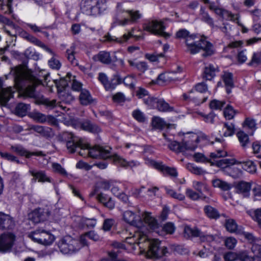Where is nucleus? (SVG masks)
I'll list each match as a JSON object with an SVG mask.
<instances>
[{"mask_svg": "<svg viewBox=\"0 0 261 261\" xmlns=\"http://www.w3.org/2000/svg\"><path fill=\"white\" fill-rule=\"evenodd\" d=\"M213 186L220 189L222 191H228L232 188V185L224 180L219 178L214 179L212 181Z\"/></svg>", "mask_w": 261, "mask_h": 261, "instance_id": "31", "label": "nucleus"}, {"mask_svg": "<svg viewBox=\"0 0 261 261\" xmlns=\"http://www.w3.org/2000/svg\"><path fill=\"white\" fill-rule=\"evenodd\" d=\"M237 136L241 146L244 148H245L249 143V139L248 135L243 131H240L237 133Z\"/></svg>", "mask_w": 261, "mask_h": 261, "instance_id": "42", "label": "nucleus"}, {"mask_svg": "<svg viewBox=\"0 0 261 261\" xmlns=\"http://www.w3.org/2000/svg\"><path fill=\"white\" fill-rule=\"evenodd\" d=\"M59 96L61 100L66 103H71L74 99V97L71 92L65 89L59 92Z\"/></svg>", "mask_w": 261, "mask_h": 261, "instance_id": "35", "label": "nucleus"}, {"mask_svg": "<svg viewBox=\"0 0 261 261\" xmlns=\"http://www.w3.org/2000/svg\"><path fill=\"white\" fill-rule=\"evenodd\" d=\"M165 191L171 197L178 199L179 200H183L185 198V196L184 195L181 193H177L175 191H174L173 189H170L168 187L165 188Z\"/></svg>", "mask_w": 261, "mask_h": 261, "instance_id": "56", "label": "nucleus"}, {"mask_svg": "<svg viewBox=\"0 0 261 261\" xmlns=\"http://www.w3.org/2000/svg\"><path fill=\"white\" fill-rule=\"evenodd\" d=\"M186 194L188 197L193 200H197L200 198L205 199V196H203L198 192H196L191 189H187Z\"/></svg>", "mask_w": 261, "mask_h": 261, "instance_id": "47", "label": "nucleus"}, {"mask_svg": "<svg viewBox=\"0 0 261 261\" xmlns=\"http://www.w3.org/2000/svg\"><path fill=\"white\" fill-rule=\"evenodd\" d=\"M58 247L60 251L65 254H72L78 251L81 248V245L78 240L66 236L59 241Z\"/></svg>", "mask_w": 261, "mask_h": 261, "instance_id": "7", "label": "nucleus"}, {"mask_svg": "<svg viewBox=\"0 0 261 261\" xmlns=\"http://www.w3.org/2000/svg\"><path fill=\"white\" fill-rule=\"evenodd\" d=\"M241 251L238 252H233L231 251L226 253L224 255L225 261H235L236 260H240V254Z\"/></svg>", "mask_w": 261, "mask_h": 261, "instance_id": "54", "label": "nucleus"}, {"mask_svg": "<svg viewBox=\"0 0 261 261\" xmlns=\"http://www.w3.org/2000/svg\"><path fill=\"white\" fill-rule=\"evenodd\" d=\"M15 92L14 87H9L2 88L0 90V104L2 106H6L9 100L13 97Z\"/></svg>", "mask_w": 261, "mask_h": 261, "instance_id": "20", "label": "nucleus"}, {"mask_svg": "<svg viewBox=\"0 0 261 261\" xmlns=\"http://www.w3.org/2000/svg\"><path fill=\"white\" fill-rule=\"evenodd\" d=\"M249 65L256 67L261 64V51L254 53Z\"/></svg>", "mask_w": 261, "mask_h": 261, "instance_id": "50", "label": "nucleus"}, {"mask_svg": "<svg viewBox=\"0 0 261 261\" xmlns=\"http://www.w3.org/2000/svg\"><path fill=\"white\" fill-rule=\"evenodd\" d=\"M240 164H241L242 168L249 173H253L255 172L256 170V165L254 164V162L251 161L249 160L240 163Z\"/></svg>", "mask_w": 261, "mask_h": 261, "instance_id": "40", "label": "nucleus"}, {"mask_svg": "<svg viewBox=\"0 0 261 261\" xmlns=\"http://www.w3.org/2000/svg\"><path fill=\"white\" fill-rule=\"evenodd\" d=\"M144 102L151 108L156 109L163 112H172L174 110L164 99L153 97H148L144 99Z\"/></svg>", "mask_w": 261, "mask_h": 261, "instance_id": "12", "label": "nucleus"}, {"mask_svg": "<svg viewBox=\"0 0 261 261\" xmlns=\"http://www.w3.org/2000/svg\"><path fill=\"white\" fill-rule=\"evenodd\" d=\"M10 74L14 76L15 84L17 89L21 91L25 96L37 99L38 103L43 104L47 107L53 108L56 107V100H50L43 96L37 97L35 93L36 87L42 83L33 71L30 70H24L23 67L19 65L12 68Z\"/></svg>", "mask_w": 261, "mask_h": 261, "instance_id": "1", "label": "nucleus"}, {"mask_svg": "<svg viewBox=\"0 0 261 261\" xmlns=\"http://www.w3.org/2000/svg\"><path fill=\"white\" fill-rule=\"evenodd\" d=\"M200 15L201 20L209 25L212 29H215L218 28V26L215 25L214 21L212 17L209 15L207 12L205 11L203 7H201L200 10Z\"/></svg>", "mask_w": 261, "mask_h": 261, "instance_id": "26", "label": "nucleus"}, {"mask_svg": "<svg viewBox=\"0 0 261 261\" xmlns=\"http://www.w3.org/2000/svg\"><path fill=\"white\" fill-rule=\"evenodd\" d=\"M95 61H99L104 64H109L111 62L110 53L105 51H100L97 55L93 57Z\"/></svg>", "mask_w": 261, "mask_h": 261, "instance_id": "34", "label": "nucleus"}, {"mask_svg": "<svg viewBox=\"0 0 261 261\" xmlns=\"http://www.w3.org/2000/svg\"><path fill=\"white\" fill-rule=\"evenodd\" d=\"M31 117L34 120L40 123H44L46 121V116L39 112L32 113Z\"/></svg>", "mask_w": 261, "mask_h": 261, "instance_id": "63", "label": "nucleus"}, {"mask_svg": "<svg viewBox=\"0 0 261 261\" xmlns=\"http://www.w3.org/2000/svg\"><path fill=\"white\" fill-rule=\"evenodd\" d=\"M184 234V237L188 239L191 237H198L202 242H211L215 240V237L213 235L206 234L200 231L197 228H192L188 226H185Z\"/></svg>", "mask_w": 261, "mask_h": 261, "instance_id": "13", "label": "nucleus"}, {"mask_svg": "<svg viewBox=\"0 0 261 261\" xmlns=\"http://www.w3.org/2000/svg\"><path fill=\"white\" fill-rule=\"evenodd\" d=\"M225 227L227 230L230 232H236L238 233L239 230H241L238 228V225L236 221L233 219H228L226 221Z\"/></svg>", "mask_w": 261, "mask_h": 261, "instance_id": "44", "label": "nucleus"}, {"mask_svg": "<svg viewBox=\"0 0 261 261\" xmlns=\"http://www.w3.org/2000/svg\"><path fill=\"white\" fill-rule=\"evenodd\" d=\"M30 237L34 241L38 243L49 245L55 241V238L49 231L43 229H37L29 234Z\"/></svg>", "mask_w": 261, "mask_h": 261, "instance_id": "11", "label": "nucleus"}, {"mask_svg": "<svg viewBox=\"0 0 261 261\" xmlns=\"http://www.w3.org/2000/svg\"><path fill=\"white\" fill-rule=\"evenodd\" d=\"M164 139L168 142L169 148L177 153L184 152L186 150H194L197 146V143L203 139L204 136L199 137L195 133L190 134L189 136H185L183 141L179 143L172 140L166 134H163Z\"/></svg>", "mask_w": 261, "mask_h": 261, "instance_id": "4", "label": "nucleus"}, {"mask_svg": "<svg viewBox=\"0 0 261 261\" xmlns=\"http://www.w3.org/2000/svg\"><path fill=\"white\" fill-rule=\"evenodd\" d=\"M29 172L34 177V178L32 180L34 181H36V179H38L39 182H50L49 177L46 176L44 171H36L34 170H30Z\"/></svg>", "mask_w": 261, "mask_h": 261, "instance_id": "30", "label": "nucleus"}, {"mask_svg": "<svg viewBox=\"0 0 261 261\" xmlns=\"http://www.w3.org/2000/svg\"><path fill=\"white\" fill-rule=\"evenodd\" d=\"M146 163L150 164V165L162 172L164 174H168L172 177H176L177 176V172L175 168L166 166L163 164L162 163H158L153 160H146Z\"/></svg>", "mask_w": 261, "mask_h": 261, "instance_id": "18", "label": "nucleus"}, {"mask_svg": "<svg viewBox=\"0 0 261 261\" xmlns=\"http://www.w3.org/2000/svg\"><path fill=\"white\" fill-rule=\"evenodd\" d=\"M115 80L117 81L118 84L123 83L125 85L130 88L135 87V79L132 76H128L123 78L120 77L119 75H115Z\"/></svg>", "mask_w": 261, "mask_h": 261, "instance_id": "33", "label": "nucleus"}, {"mask_svg": "<svg viewBox=\"0 0 261 261\" xmlns=\"http://www.w3.org/2000/svg\"><path fill=\"white\" fill-rule=\"evenodd\" d=\"M127 14L129 18H125L123 20L115 18V23L122 26L135 23L142 17V14L138 10H129Z\"/></svg>", "mask_w": 261, "mask_h": 261, "instance_id": "16", "label": "nucleus"}, {"mask_svg": "<svg viewBox=\"0 0 261 261\" xmlns=\"http://www.w3.org/2000/svg\"><path fill=\"white\" fill-rule=\"evenodd\" d=\"M98 80L103 85L107 91H112L114 88V85L112 80L109 81L106 74L99 73L98 75Z\"/></svg>", "mask_w": 261, "mask_h": 261, "instance_id": "32", "label": "nucleus"}, {"mask_svg": "<svg viewBox=\"0 0 261 261\" xmlns=\"http://www.w3.org/2000/svg\"><path fill=\"white\" fill-rule=\"evenodd\" d=\"M186 167L189 171L197 175H202L206 172L201 168L197 167L193 164L189 163L186 165Z\"/></svg>", "mask_w": 261, "mask_h": 261, "instance_id": "52", "label": "nucleus"}, {"mask_svg": "<svg viewBox=\"0 0 261 261\" xmlns=\"http://www.w3.org/2000/svg\"><path fill=\"white\" fill-rule=\"evenodd\" d=\"M58 139L60 141L66 142L67 148L70 153L75 152L76 145H80V144H77L79 140L71 133L64 132L58 136Z\"/></svg>", "mask_w": 261, "mask_h": 261, "instance_id": "14", "label": "nucleus"}, {"mask_svg": "<svg viewBox=\"0 0 261 261\" xmlns=\"http://www.w3.org/2000/svg\"><path fill=\"white\" fill-rule=\"evenodd\" d=\"M79 100L81 104L83 106H87L93 101L90 92L86 89L82 90L79 96Z\"/></svg>", "mask_w": 261, "mask_h": 261, "instance_id": "29", "label": "nucleus"}, {"mask_svg": "<svg viewBox=\"0 0 261 261\" xmlns=\"http://www.w3.org/2000/svg\"><path fill=\"white\" fill-rule=\"evenodd\" d=\"M224 127L226 128V130L223 134V136L230 137L234 134V125L232 123H224Z\"/></svg>", "mask_w": 261, "mask_h": 261, "instance_id": "53", "label": "nucleus"}, {"mask_svg": "<svg viewBox=\"0 0 261 261\" xmlns=\"http://www.w3.org/2000/svg\"><path fill=\"white\" fill-rule=\"evenodd\" d=\"M29 108V105L19 103L17 105L15 109V114L20 117L25 116Z\"/></svg>", "mask_w": 261, "mask_h": 261, "instance_id": "39", "label": "nucleus"}, {"mask_svg": "<svg viewBox=\"0 0 261 261\" xmlns=\"http://www.w3.org/2000/svg\"><path fill=\"white\" fill-rule=\"evenodd\" d=\"M135 29L132 28L130 32H129L127 34H124L123 36L115 38V42H118L119 43H123L125 42L130 37H135L136 39H138L141 37L140 36H135L134 35Z\"/></svg>", "mask_w": 261, "mask_h": 261, "instance_id": "43", "label": "nucleus"}, {"mask_svg": "<svg viewBox=\"0 0 261 261\" xmlns=\"http://www.w3.org/2000/svg\"><path fill=\"white\" fill-rule=\"evenodd\" d=\"M132 115L134 119L139 122H145L147 120L145 114L139 109L134 110Z\"/></svg>", "mask_w": 261, "mask_h": 261, "instance_id": "55", "label": "nucleus"}, {"mask_svg": "<svg viewBox=\"0 0 261 261\" xmlns=\"http://www.w3.org/2000/svg\"><path fill=\"white\" fill-rule=\"evenodd\" d=\"M171 73H162L159 75L156 82L159 85H162L166 83L170 82L173 81H177V78H174L171 76Z\"/></svg>", "mask_w": 261, "mask_h": 261, "instance_id": "36", "label": "nucleus"}, {"mask_svg": "<svg viewBox=\"0 0 261 261\" xmlns=\"http://www.w3.org/2000/svg\"><path fill=\"white\" fill-rule=\"evenodd\" d=\"M77 144H80V145H76L75 149L77 147L81 148V151L79 153L81 156L89 155L93 158H101L103 159H108L112 156L111 153L112 148L108 146L101 147L96 145L90 148L89 145L83 143L81 139L77 142Z\"/></svg>", "mask_w": 261, "mask_h": 261, "instance_id": "5", "label": "nucleus"}, {"mask_svg": "<svg viewBox=\"0 0 261 261\" xmlns=\"http://www.w3.org/2000/svg\"><path fill=\"white\" fill-rule=\"evenodd\" d=\"M76 128H82L85 130L89 131L91 133H97L100 132V128L98 126L92 123L90 121H85L80 122L77 121Z\"/></svg>", "mask_w": 261, "mask_h": 261, "instance_id": "22", "label": "nucleus"}, {"mask_svg": "<svg viewBox=\"0 0 261 261\" xmlns=\"http://www.w3.org/2000/svg\"><path fill=\"white\" fill-rule=\"evenodd\" d=\"M218 67L213 64H208L205 66L203 73V78L206 80H212L218 72Z\"/></svg>", "mask_w": 261, "mask_h": 261, "instance_id": "24", "label": "nucleus"}, {"mask_svg": "<svg viewBox=\"0 0 261 261\" xmlns=\"http://www.w3.org/2000/svg\"><path fill=\"white\" fill-rule=\"evenodd\" d=\"M236 163L234 159H222L217 161V166L222 168H225L230 165L235 164Z\"/></svg>", "mask_w": 261, "mask_h": 261, "instance_id": "45", "label": "nucleus"}, {"mask_svg": "<svg viewBox=\"0 0 261 261\" xmlns=\"http://www.w3.org/2000/svg\"><path fill=\"white\" fill-rule=\"evenodd\" d=\"M222 79L226 87L227 93L230 94L231 89L234 87L233 74L230 72H224L222 76Z\"/></svg>", "mask_w": 261, "mask_h": 261, "instance_id": "28", "label": "nucleus"}, {"mask_svg": "<svg viewBox=\"0 0 261 261\" xmlns=\"http://www.w3.org/2000/svg\"><path fill=\"white\" fill-rule=\"evenodd\" d=\"M193 187L202 195L203 191L207 190L206 185L201 181H194Z\"/></svg>", "mask_w": 261, "mask_h": 261, "instance_id": "59", "label": "nucleus"}, {"mask_svg": "<svg viewBox=\"0 0 261 261\" xmlns=\"http://www.w3.org/2000/svg\"><path fill=\"white\" fill-rule=\"evenodd\" d=\"M12 0H7L6 3L1 4V10L5 14H11L12 12Z\"/></svg>", "mask_w": 261, "mask_h": 261, "instance_id": "60", "label": "nucleus"}, {"mask_svg": "<svg viewBox=\"0 0 261 261\" xmlns=\"http://www.w3.org/2000/svg\"><path fill=\"white\" fill-rule=\"evenodd\" d=\"M115 163H118L121 166L125 168H133L140 165V163L138 161L132 160L127 161L125 159L121 158L120 156L115 153Z\"/></svg>", "mask_w": 261, "mask_h": 261, "instance_id": "25", "label": "nucleus"}, {"mask_svg": "<svg viewBox=\"0 0 261 261\" xmlns=\"http://www.w3.org/2000/svg\"><path fill=\"white\" fill-rule=\"evenodd\" d=\"M164 20L165 19L163 20H149L143 24V28L144 30L152 34L164 37H169V34L165 32L166 27L164 24ZM165 20H167V19Z\"/></svg>", "mask_w": 261, "mask_h": 261, "instance_id": "9", "label": "nucleus"}, {"mask_svg": "<svg viewBox=\"0 0 261 261\" xmlns=\"http://www.w3.org/2000/svg\"><path fill=\"white\" fill-rule=\"evenodd\" d=\"M148 250L146 255L149 258H158L169 254L166 247L160 248V242L158 239H152L147 241Z\"/></svg>", "mask_w": 261, "mask_h": 261, "instance_id": "8", "label": "nucleus"}, {"mask_svg": "<svg viewBox=\"0 0 261 261\" xmlns=\"http://www.w3.org/2000/svg\"><path fill=\"white\" fill-rule=\"evenodd\" d=\"M193 90H191L189 93H184L182 95L183 99L185 100H190L193 101L197 105H199L205 102L207 99V97H205L202 99L195 97L191 95L193 93Z\"/></svg>", "mask_w": 261, "mask_h": 261, "instance_id": "37", "label": "nucleus"}, {"mask_svg": "<svg viewBox=\"0 0 261 261\" xmlns=\"http://www.w3.org/2000/svg\"><path fill=\"white\" fill-rule=\"evenodd\" d=\"M15 226V221L9 215L0 212V229H12Z\"/></svg>", "mask_w": 261, "mask_h": 261, "instance_id": "19", "label": "nucleus"}, {"mask_svg": "<svg viewBox=\"0 0 261 261\" xmlns=\"http://www.w3.org/2000/svg\"><path fill=\"white\" fill-rule=\"evenodd\" d=\"M15 237L12 233H4L0 236V251L7 252L11 249Z\"/></svg>", "mask_w": 261, "mask_h": 261, "instance_id": "17", "label": "nucleus"}, {"mask_svg": "<svg viewBox=\"0 0 261 261\" xmlns=\"http://www.w3.org/2000/svg\"><path fill=\"white\" fill-rule=\"evenodd\" d=\"M50 215L48 208H38L34 210L29 215V219L35 223H38L46 220Z\"/></svg>", "mask_w": 261, "mask_h": 261, "instance_id": "15", "label": "nucleus"}, {"mask_svg": "<svg viewBox=\"0 0 261 261\" xmlns=\"http://www.w3.org/2000/svg\"><path fill=\"white\" fill-rule=\"evenodd\" d=\"M152 126L156 129H162L165 127L166 124L164 120L159 117H154L152 120Z\"/></svg>", "mask_w": 261, "mask_h": 261, "instance_id": "51", "label": "nucleus"}, {"mask_svg": "<svg viewBox=\"0 0 261 261\" xmlns=\"http://www.w3.org/2000/svg\"><path fill=\"white\" fill-rule=\"evenodd\" d=\"M176 38L185 39L187 46L188 51L191 54H195L203 50L204 53L203 57L211 56L214 53L213 45L207 41L205 38H201L198 41H195L196 35H190V32L186 29H183L178 31L176 33Z\"/></svg>", "mask_w": 261, "mask_h": 261, "instance_id": "2", "label": "nucleus"}, {"mask_svg": "<svg viewBox=\"0 0 261 261\" xmlns=\"http://www.w3.org/2000/svg\"><path fill=\"white\" fill-rule=\"evenodd\" d=\"M249 14L252 16L254 22H259L261 19V10L259 9H255L253 10L248 11Z\"/></svg>", "mask_w": 261, "mask_h": 261, "instance_id": "62", "label": "nucleus"}, {"mask_svg": "<svg viewBox=\"0 0 261 261\" xmlns=\"http://www.w3.org/2000/svg\"><path fill=\"white\" fill-rule=\"evenodd\" d=\"M150 229L148 230L145 229H138L137 231H135L134 234L130 233L131 236L127 237L125 238V241L126 243L129 244H134L137 243L141 245L140 248H143L146 247L147 248V241H150V239L148 238L147 236V233L149 232Z\"/></svg>", "mask_w": 261, "mask_h": 261, "instance_id": "10", "label": "nucleus"}, {"mask_svg": "<svg viewBox=\"0 0 261 261\" xmlns=\"http://www.w3.org/2000/svg\"><path fill=\"white\" fill-rule=\"evenodd\" d=\"M66 56L68 61L73 66H77L78 62L75 58V47L74 46H71L70 48L67 49L66 50Z\"/></svg>", "mask_w": 261, "mask_h": 261, "instance_id": "41", "label": "nucleus"}, {"mask_svg": "<svg viewBox=\"0 0 261 261\" xmlns=\"http://www.w3.org/2000/svg\"><path fill=\"white\" fill-rule=\"evenodd\" d=\"M236 189L237 193L242 194L244 197H247L251 189V185L247 182L240 181L236 185Z\"/></svg>", "mask_w": 261, "mask_h": 261, "instance_id": "27", "label": "nucleus"}, {"mask_svg": "<svg viewBox=\"0 0 261 261\" xmlns=\"http://www.w3.org/2000/svg\"><path fill=\"white\" fill-rule=\"evenodd\" d=\"M237 113V111L229 105L226 106L223 111L225 118L228 120L233 119Z\"/></svg>", "mask_w": 261, "mask_h": 261, "instance_id": "48", "label": "nucleus"}, {"mask_svg": "<svg viewBox=\"0 0 261 261\" xmlns=\"http://www.w3.org/2000/svg\"><path fill=\"white\" fill-rule=\"evenodd\" d=\"M136 215L130 211H125L123 214L124 220L130 225L135 226L138 229H150L155 230L158 228V223L155 219L151 215V213L144 212L142 214L138 212Z\"/></svg>", "mask_w": 261, "mask_h": 261, "instance_id": "3", "label": "nucleus"}, {"mask_svg": "<svg viewBox=\"0 0 261 261\" xmlns=\"http://www.w3.org/2000/svg\"><path fill=\"white\" fill-rule=\"evenodd\" d=\"M97 199L101 202L105 203V205L111 209L113 208V204L112 203V198L105 197L102 194H98Z\"/></svg>", "mask_w": 261, "mask_h": 261, "instance_id": "58", "label": "nucleus"}, {"mask_svg": "<svg viewBox=\"0 0 261 261\" xmlns=\"http://www.w3.org/2000/svg\"><path fill=\"white\" fill-rule=\"evenodd\" d=\"M238 233L243 235L244 238L251 244H253L255 242H258V239L254 237L253 233L251 232L239 230Z\"/></svg>", "mask_w": 261, "mask_h": 261, "instance_id": "57", "label": "nucleus"}, {"mask_svg": "<svg viewBox=\"0 0 261 261\" xmlns=\"http://www.w3.org/2000/svg\"><path fill=\"white\" fill-rule=\"evenodd\" d=\"M251 251L254 253L257 261H260L261 258V244L258 242H255L252 245Z\"/></svg>", "mask_w": 261, "mask_h": 261, "instance_id": "49", "label": "nucleus"}, {"mask_svg": "<svg viewBox=\"0 0 261 261\" xmlns=\"http://www.w3.org/2000/svg\"><path fill=\"white\" fill-rule=\"evenodd\" d=\"M82 12L88 15L96 16L106 9L105 0H82L80 3Z\"/></svg>", "mask_w": 261, "mask_h": 261, "instance_id": "6", "label": "nucleus"}, {"mask_svg": "<svg viewBox=\"0 0 261 261\" xmlns=\"http://www.w3.org/2000/svg\"><path fill=\"white\" fill-rule=\"evenodd\" d=\"M244 125L249 128L255 130L256 129V123L255 119L247 118L244 121Z\"/></svg>", "mask_w": 261, "mask_h": 261, "instance_id": "64", "label": "nucleus"}, {"mask_svg": "<svg viewBox=\"0 0 261 261\" xmlns=\"http://www.w3.org/2000/svg\"><path fill=\"white\" fill-rule=\"evenodd\" d=\"M11 149L16 152L21 156H25L27 158H29L31 155L43 156L44 154L42 151L39 152H29L27 150L23 147L21 145H12L11 146Z\"/></svg>", "mask_w": 261, "mask_h": 261, "instance_id": "21", "label": "nucleus"}, {"mask_svg": "<svg viewBox=\"0 0 261 261\" xmlns=\"http://www.w3.org/2000/svg\"><path fill=\"white\" fill-rule=\"evenodd\" d=\"M48 129V128L46 129L44 126L36 125H31L29 128V130H33L43 137L48 136L49 133Z\"/></svg>", "mask_w": 261, "mask_h": 261, "instance_id": "46", "label": "nucleus"}, {"mask_svg": "<svg viewBox=\"0 0 261 261\" xmlns=\"http://www.w3.org/2000/svg\"><path fill=\"white\" fill-rule=\"evenodd\" d=\"M225 105V101H220L216 99L212 100L210 103V107L212 109L221 110Z\"/></svg>", "mask_w": 261, "mask_h": 261, "instance_id": "61", "label": "nucleus"}, {"mask_svg": "<svg viewBox=\"0 0 261 261\" xmlns=\"http://www.w3.org/2000/svg\"><path fill=\"white\" fill-rule=\"evenodd\" d=\"M204 212L206 215L211 219H217L220 217V214L217 210L210 205L205 206Z\"/></svg>", "mask_w": 261, "mask_h": 261, "instance_id": "38", "label": "nucleus"}, {"mask_svg": "<svg viewBox=\"0 0 261 261\" xmlns=\"http://www.w3.org/2000/svg\"><path fill=\"white\" fill-rule=\"evenodd\" d=\"M218 15L224 20L236 23L240 18V15L239 13L233 14L231 12L223 8L221 9Z\"/></svg>", "mask_w": 261, "mask_h": 261, "instance_id": "23", "label": "nucleus"}]
</instances>
